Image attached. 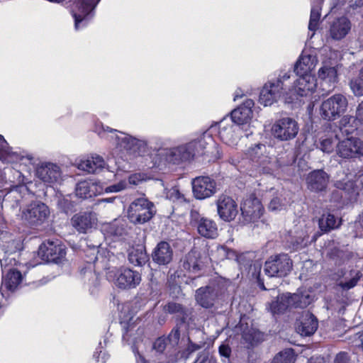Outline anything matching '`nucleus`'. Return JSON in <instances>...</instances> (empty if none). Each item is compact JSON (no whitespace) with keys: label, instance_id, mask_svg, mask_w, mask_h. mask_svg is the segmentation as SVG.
Wrapping results in <instances>:
<instances>
[{"label":"nucleus","instance_id":"23","mask_svg":"<svg viewBox=\"0 0 363 363\" xmlns=\"http://www.w3.org/2000/svg\"><path fill=\"white\" fill-rule=\"evenodd\" d=\"M351 28L352 23L348 18L345 16L336 18L328 23V37L333 40H341L348 35Z\"/></svg>","mask_w":363,"mask_h":363},{"label":"nucleus","instance_id":"14","mask_svg":"<svg viewBox=\"0 0 363 363\" xmlns=\"http://www.w3.org/2000/svg\"><path fill=\"white\" fill-rule=\"evenodd\" d=\"M0 161L3 163L19 162L26 166L34 162L32 154L24 150L13 151L4 136L0 135Z\"/></svg>","mask_w":363,"mask_h":363},{"label":"nucleus","instance_id":"24","mask_svg":"<svg viewBox=\"0 0 363 363\" xmlns=\"http://www.w3.org/2000/svg\"><path fill=\"white\" fill-rule=\"evenodd\" d=\"M218 215L224 221L230 222L234 220L238 213V208L235 200L227 195H220L217 201Z\"/></svg>","mask_w":363,"mask_h":363},{"label":"nucleus","instance_id":"55","mask_svg":"<svg viewBox=\"0 0 363 363\" xmlns=\"http://www.w3.org/2000/svg\"><path fill=\"white\" fill-rule=\"evenodd\" d=\"M286 205V202H283L279 198L275 197L271 200L269 204V209L272 211H280Z\"/></svg>","mask_w":363,"mask_h":363},{"label":"nucleus","instance_id":"34","mask_svg":"<svg viewBox=\"0 0 363 363\" xmlns=\"http://www.w3.org/2000/svg\"><path fill=\"white\" fill-rule=\"evenodd\" d=\"M172 249L169 244L164 241L159 242L152 254V260L160 265L169 264L172 261Z\"/></svg>","mask_w":363,"mask_h":363},{"label":"nucleus","instance_id":"21","mask_svg":"<svg viewBox=\"0 0 363 363\" xmlns=\"http://www.w3.org/2000/svg\"><path fill=\"white\" fill-rule=\"evenodd\" d=\"M193 144L189 142L172 148L164 149L166 160L173 164L187 162L195 157Z\"/></svg>","mask_w":363,"mask_h":363},{"label":"nucleus","instance_id":"31","mask_svg":"<svg viewBox=\"0 0 363 363\" xmlns=\"http://www.w3.org/2000/svg\"><path fill=\"white\" fill-rule=\"evenodd\" d=\"M335 186L342 190L350 201H356L359 194V186L353 180L352 174H347L343 179L336 180Z\"/></svg>","mask_w":363,"mask_h":363},{"label":"nucleus","instance_id":"16","mask_svg":"<svg viewBox=\"0 0 363 363\" xmlns=\"http://www.w3.org/2000/svg\"><path fill=\"white\" fill-rule=\"evenodd\" d=\"M336 153L340 157L344 159L363 157V141L354 137L339 140L336 146Z\"/></svg>","mask_w":363,"mask_h":363},{"label":"nucleus","instance_id":"10","mask_svg":"<svg viewBox=\"0 0 363 363\" xmlns=\"http://www.w3.org/2000/svg\"><path fill=\"white\" fill-rule=\"evenodd\" d=\"M292 85L290 79L288 81V94L291 102L299 96L311 95L316 89L317 79L313 74L297 75Z\"/></svg>","mask_w":363,"mask_h":363},{"label":"nucleus","instance_id":"40","mask_svg":"<svg viewBox=\"0 0 363 363\" xmlns=\"http://www.w3.org/2000/svg\"><path fill=\"white\" fill-rule=\"evenodd\" d=\"M323 0H312L308 30L311 32L312 38L318 29L321 16V5Z\"/></svg>","mask_w":363,"mask_h":363},{"label":"nucleus","instance_id":"58","mask_svg":"<svg viewBox=\"0 0 363 363\" xmlns=\"http://www.w3.org/2000/svg\"><path fill=\"white\" fill-rule=\"evenodd\" d=\"M58 206L66 213L70 211L73 207L72 202L66 198L60 199Z\"/></svg>","mask_w":363,"mask_h":363},{"label":"nucleus","instance_id":"49","mask_svg":"<svg viewBox=\"0 0 363 363\" xmlns=\"http://www.w3.org/2000/svg\"><path fill=\"white\" fill-rule=\"evenodd\" d=\"M101 194L118 193L128 188V182L126 179H122L117 183L106 186L104 182H101Z\"/></svg>","mask_w":363,"mask_h":363},{"label":"nucleus","instance_id":"9","mask_svg":"<svg viewBox=\"0 0 363 363\" xmlns=\"http://www.w3.org/2000/svg\"><path fill=\"white\" fill-rule=\"evenodd\" d=\"M348 101L344 95L334 94L322 102L320 114L325 121H335L346 111Z\"/></svg>","mask_w":363,"mask_h":363},{"label":"nucleus","instance_id":"4","mask_svg":"<svg viewBox=\"0 0 363 363\" xmlns=\"http://www.w3.org/2000/svg\"><path fill=\"white\" fill-rule=\"evenodd\" d=\"M229 281L218 278L211 281L207 286L200 287L196 291V303L204 308H211L219 301L225 300Z\"/></svg>","mask_w":363,"mask_h":363},{"label":"nucleus","instance_id":"62","mask_svg":"<svg viewBox=\"0 0 363 363\" xmlns=\"http://www.w3.org/2000/svg\"><path fill=\"white\" fill-rule=\"evenodd\" d=\"M231 350L228 345H222L219 347V354L220 356L228 358L230 355Z\"/></svg>","mask_w":363,"mask_h":363},{"label":"nucleus","instance_id":"35","mask_svg":"<svg viewBox=\"0 0 363 363\" xmlns=\"http://www.w3.org/2000/svg\"><path fill=\"white\" fill-rule=\"evenodd\" d=\"M317 62L315 55L303 53L294 65V72L296 75L311 74V72Z\"/></svg>","mask_w":363,"mask_h":363},{"label":"nucleus","instance_id":"54","mask_svg":"<svg viewBox=\"0 0 363 363\" xmlns=\"http://www.w3.org/2000/svg\"><path fill=\"white\" fill-rule=\"evenodd\" d=\"M164 194L165 198L172 201L182 202L184 201V197L182 194L180 193L177 186H172L171 188L165 187L164 189Z\"/></svg>","mask_w":363,"mask_h":363},{"label":"nucleus","instance_id":"46","mask_svg":"<svg viewBox=\"0 0 363 363\" xmlns=\"http://www.w3.org/2000/svg\"><path fill=\"white\" fill-rule=\"evenodd\" d=\"M163 310L165 313L175 315L182 322H185L189 315V310L183 307L181 304L169 302L164 306Z\"/></svg>","mask_w":363,"mask_h":363},{"label":"nucleus","instance_id":"27","mask_svg":"<svg viewBox=\"0 0 363 363\" xmlns=\"http://www.w3.org/2000/svg\"><path fill=\"white\" fill-rule=\"evenodd\" d=\"M75 194L78 198L86 199L101 194L100 181L83 180L75 186Z\"/></svg>","mask_w":363,"mask_h":363},{"label":"nucleus","instance_id":"52","mask_svg":"<svg viewBox=\"0 0 363 363\" xmlns=\"http://www.w3.org/2000/svg\"><path fill=\"white\" fill-rule=\"evenodd\" d=\"M294 352L293 349H286L278 353L273 359L272 363H294Z\"/></svg>","mask_w":363,"mask_h":363},{"label":"nucleus","instance_id":"41","mask_svg":"<svg viewBox=\"0 0 363 363\" xmlns=\"http://www.w3.org/2000/svg\"><path fill=\"white\" fill-rule=\"evenodd\" d=\"M338 138L337 134H327L320 136L314 142V145L325 153H331L336 148Z\"/></svg>","mask_w":363,"mask_h":363},{"label":"nucleus","instance_id":"15","mask_svg":"<svg viewBox=\"0 0 363 363\" xmlns=\"http://www.w3.org/2000/svg\"><path fill=\"white\" fill-rule=\"evenodd\" d=\"M49 214V208L45 203L35 201L22 211L21 218L30 226H38L47 220Z\"/></svg>","mask_w":363,"mask_h":363},{"label":"nucleus","instance_id":"33","mask_svg":"<svg viewBox=\"0 0 363 363\" xmlns=\"http://www.w3.org/2000/svg\"><path fill=\"white\" fill-rule=\"evenodd\" d=\"M328 183V174L321 169L310 172L306 177L307 187L312 191H322L325 189Z\"/></svg>","mask_w":363,"mask_h":363},{"label":"nucleus","instance_id":"48","mask_svg":"<svg viewBox=\"0 0 363 363\" xmlns=\"http://www.w3.org/2000/svg\"><path fill=\"white\" fill-rule=\"evenodd\" d=\"M354 118L352 116H344L339 122V129L342 134L350 135L357 130L356 125H354Z\"/></svg>","mask_w":363,"mask_h":363},{"label":"nucleus","instance_id":"26","mask_svg":"<svg viewBox=\"0 0 363 363\" xmlns=\"http://www.w3.org/2000/svg\"><path fill=\"white\" fill-rule=\"evenodd\" d=\"M240 211L245 221L251 222L260 217L262 214L263 208L260 201L251 196L245 199L240 207Z\"/></svg>","mask_w":363,"mask_h":363},{"label":"nucleus","instance_id":"8","mask_svg":"<svg viewBox=\"0 0 363 363\" xmlns=\"http://www.w3.org/2000/svg\"><path fill=\"white\" fill-rule=\"evenodd\" d=\"M156 209L152 202L145 197L135 199L128 208V218L134 224H143L150 220Z\"/></svg>","mask_w":363,"mask_h":363},{"label":"nucleus","instance_id":"59","mask_svg":"<svg viewBox=\"0 0 363 363\" xmlns=\"http://www.w3.org/2000/svg\"><path fill=\"white\" fill-rule=\"evenodd\" d=\"M180 337V333L179 329L176 328L172 330L169 333L167 340L172 345H177Z\"/></svg>","mask_w":363,"mask_h":363},{"label":"nucleus","instance_id":"20","mask_svg":"<svg viewBox=\"0 0 363 363\" xmlns=\"http://www.w3.org/2000/svg\"><path fill=\"white\" fill-rule=\"evenodd\" d=\"M254 104L253 100L247 99L241 106L232 111L230 117H228L234 123L242 127L245 130V135L247 138L253 133L252 130H249L247 128L249 127L247 123L251 119L252 108L254 106Z\"/></svg>","mask_w":363,"mask_h":363},{"label":"nucleus","instance_id":"45","mask_svg":"<svg viewBox=\"0 0 363 363\" xmlns=\"http://www.w3.org/2000/svg\"><path fill=\"white\" fill-rule=\"evenodd\" d=\"M321 231L327 233L335 229L340 225V220L331 213L323 214L318 220Z\"/></svg>","mask_w":363,"mask_h":363},{"label":"nucleus","instance_id":"61","mask_svg":"<svg viewBox=\"0 0 363 363\" xmlns=\"http://www.w3.org/2000/svg\"><path fill=\"white\" fill-rule=\"evenodd\" d=\"M152 139L155 144V149L160 150L167 144V140L165 138L161 137H155Z\"/></svg>","mask_w":363,"mask_h":363},{"label":"nucleus","instance_id":"37","mask_svg":"<svg viewBox=\"0 0 363 363\" xmlns=\"http://www.w3.org/2000/svg\"><path fill=\"white\" fill-rule=\"evenodd\" d=\"M317 328V318L312 313L304 312L297 327L298 332L302 336H310L316 331Z\"/></svg>","mask_w":363,"mask_h":363},{"label":"nucleus","instance_id":"43","mask_svg":"<svg viewBox=\"0 0 363 363\" xmlns=\"http://www.w3.org/2000/svg\"><path fill=\"white\" fill-rule=\"evenodd\" d=\"M289 298L292 308H301L307 307L313 299L309 291L303 289L298 290L294 294L289 293Z\"/></svg>","mask_w":363,"mask_h":363},{"label":"nucleus","instance_id":"32","mask_svg":"<svg viewBox=\"0 0 363 363\" xmlns=\"http://www.w3.org/2000/svg\"><path fill=\"white\" fill-rule=\"evenodd\" d=\"M96 218L91 212H83L74 215L72 218L73 227L79 233H86L96 224Z\"/></svg>","mask_w":363,"mask_h":363},{"label":"nucleus","instance_id":"30","mask_svg":"<svg viewBox=\"0 0 363 363\" xmlns=\"http://www.w3.org/2000/svg\"><path fill=\"white\" fill-rule=\"evenodd\" d=\"M104 158L96 154L84 157L77 162L79 169L89 174H96L101 172L106 167Z\"/></svg>","mask_w":363,"mask_h":363},{"label":"nucleus","instance_id":"22","mask_svg":"<svg viewBox=\"0 0 363 363\" xmlns=\"http://www.w3.org/2000/svg\"><path fill=\"white\" fill-rule=\"evenodd\" d=\"M335 276L337 285L342 290L347 291L357 285L362 274L357 269L344 267L338 269Z\"/></svg>","mask_w":363,"mask_h":363},{"label":"nucleus","instance_id":"51","mask_svg":"<svg viewBox=\"0 0 363 363\" xmlns=\"http://www.w3.org/2000/svg\"><path fill=\"white\" fill-rule=\"evenodd\" d=\"M29 194V190L26 185L21 184L16 186L6 196L4 201H6L9 198H14L16 201V204L18 203L20 199H23L26 195Z\"/></svg>","mask_w":363,"mask_h":363},{"label":"nucleus","instance_id":"1","mask_svg":"<svg viewBox=\"0 0 363 363\" xmlns=\"http://www.w3.org/2000/svg\"><path fill=\"white\" fill-rule=\"evenodd\" d=\"M21 240L7 231L0 230V263L2 283L0 294L6 298L9 292H13L22 280L21 273L16 269L18 264L17 252L21 249Z\"/></svg>","mask_w":363,"mask_h":363},{"label":"nucleus","instance_id":"17","mask_svg":"<svg viewBox=\"0 0 363 363\" xmlns=\"http://www.w3.org/2000/svg\"><path fill=\"white\" fill-rule=\"evenodd\" d=\"M38 253L42 259L57 264L61 262L66 255L65 248L59 240H48L43 242Z\"/></svg>","mask_w":363,"mask_h":363},{"label":"nucleus","instance_id":"63","mask_svg":"<svg viewBox=\"0 0 363 363\" xmlns=\"http://www.w3.org/2000/svg\"><path fill=\"white\" fill-rule=\"evenodd\" d=\"M356 119L363 124V101L359 104L356 110Z\"/></svg>","mask_w":363,"mask_h":363},{"label":"nucleus","instance_id":"39","mask_svg":"<svg viewBox=\"0 0 363 363\" xmlns=\"http://www.w3.org/2000/svg\"><path fill=\"white\" fill-rule=\"evenodd\" d=\"M292 308L289 298V293L282 295L277 294V299L268 304L267 309L272 315L281 314L287 309Z\"/></svg>","mask_w":363,"mask_h":363},{"label":"nucleus","instance_id":"6","mask_svg":"<svg viewBox=\"0 0 363 363\" xmlns=\"http://www.w3.org/2000/svg\"><path fill=\"white\" fill-rule=\"evenodd\" d=\"M210 130H217L220 141L232 147H235L242 138L241 132H245L240 125L234 123L228 117L223 118L215 125H212Z\"/></svg>","mask_w":363,"mask_h":363},{"label":"nucleus","instance_id":"25","mask_svg":"<svg viewBox=\"0 0 363 363\" xmlns=\"http://www.w3.org/2000/svg\"><path fill=\"white\" fill-rule=\"evenodd\" d=\"M140 274L128 268L120 269L114 280L116 286L122 289H134L140 284Z\"/></svg>","mask_w":363,"mask_h":363},{"label":"nucleus","instance_id":"2","mask_svg":"<svg viewBox=\"0 0 363 363\" xmlns=\"http://www.w3.org/2000/svg\"><path fill=\"white\" fill-rule=\"evenodd\" d=\"M245 155V158L241 160L233 157L229 162L238 169L246 168L249 172L255 171L259 174H272L274 164L265 145L258 143L252 145L247 150Z\"/></svg>","mask_w":363,"mask_h":363},{"label":"nucleus","instance_id":"13","mask_svg":"<svg viewBox=\"0 0 363 363\" xmlns=\"http://www.w3.org/2000/svg\"><path fill=\"white\" fill-rule=\"evenodd\" d=\"M74 8L72 16L74 19V27L76 30L84 27L92 12L101 0H72Z\"/></svg>","mask_w":363,"mask_h":363},{"label":"nucleus","instance_id":"56","mask_svg":"<svg viewBox=\"0 0 363 363\" xmlns=\"http://www.w3.org/2000/svg\"><path fill=\"white\" fill-rule=\"evenodd\" d=\"M145 180V175L141 173H135L129 176L126 180L129 185H138L140 182Z\"/></svg>","mask_w":363,"mask_h":363},{"label":"nucleus","instance_id":"42","mask_svg":"<svg viewBox=\"0 0 363 363\" xmlns=\"http://www.w3.org/2000/svg\"><path fill=\"white\" fill-rule=\"evenodd\" d=\"M128 259L129 262L134 266H143L146 264L149 257L145 247L143 245H138L129 250Z\"/></svg>","mask_w":363,"mask_h":363},{"label":"nucleus","instance_id":"12","mask_svg":"<svg viewBox=\"0 0 363 363\" xmlns=\"http://www.w3.org/2000/svg\"><path fill=\"white\" fill-rule=\"evenodd\" d=\"M292 260L287 254L271 256L264 264V272L269 277H283L291 270Z\"/></svg>","mask_w":363,"mask_h":363},{"label":"nucleus","instance_id":"7","mask_svg":"<svg viewBox=\"0 0 363 363\" xmlns=\"http://www.w3.org/2000/svg\"><path fill=\"white\" fill-rule=\"evenodd\" d=\"M212 132L209 129L189 141L190 143L193 144L195 156L206 155L210 156L209 160L212 161L222 157L223 153L219 145L214 141L211 135Z\"/></svg>","mask_w":363,"mask_h":363},{"label":"nucleus","instance_id":"57","mask_svg":"<svg viewBox=\"0 0 363 363\" xmlns=\"http://www.w3.org/2000/svg\"><path fill=\"white\" fill-rule=\"evenodd\" d=\"M167 341V340L162 337L157 338L153 343V349L158 352H162L166 348Z\"/></svg>","mask_w":363,"mask_h":363},{"label":"nucleus","instance_id":"53","mask_svg":"<svg viewBox=\"0 0 363 363\" xmlns=\"http://www.w3.org/2000/svg\"><path fill=\"white\" fill-rule=\"evenodd\" d=\"M106 338H104V342H100L99 347L96 349L93 354V357L98 363H105L109 358L108 354L104 350L106 345Z\"/></svg>","mask_w":363,"mask_h":363},{"label":"nucleus","instance_id":"28","mask_svg":"<svg viewBox=\"0 0 363 363\" xmlns=\"http://www.w3.org/2000/svg\"><path fill=\"white\" fill-rule=\"evenodd\" d=\"M318 79L323 91L330 93L337 82V71L335 67L323 66L318 72Z\"/></svg>","mask_w":363,"mask_h":363},{"label":"nucleus","instance_id":"3","mask_svg":"<svg viewBox=\"0 0 363 363\" xmlns=\"http://www.w3.org/2000/svg\"><path fill=\"white\" fill-rule=\"evenodd\" d=\"M291 76L290 70H280L275 78L268 80L260 91L259 103L264 106H271L281 97H284L287 102H291L288 94V81Z\"/></svg>","mask_w":363,"mask_h":363},{"label":"nucleus","instance_id":"60","mask_svg":"<svg viewBox=\"0 0 363 363\" xmlns=\"http://www.w3.org/2000/svg\"><path fill=\"white\" fill-rule=\"evenodd\" d=\"M334 363H350L348 354L343 352L338 353L335 358Z\"/></svg>","mask_w":363,"mask_h":363},{"label":"nucleus","instance_id":"5","mask_svg":"<svg viewBox=\"0 0 363 363\" xmlns=\"http://www.w3.org/2000/svg\"><path fill=\"white\" fill-rule=\"evenodd\" d=\"M94 131L101 137H104V134L106 132L118 133L117 130L105 126L101 123L96 125ZM119 133L120 135L116 136V140L117 147L121 150L134 155H141L147 152V142L145 139L138 138L122 132H119Z\"/></svg>","mask_w":363,"mask_h":363},{"label":"nucleus","instance_id":"50","mask_svg":"<svg viewBox=\"0 0 363 363\" xmlns=\"http://www.w3.org/2000/svg\"><path fill=\"white\" fill-rule=\"evenodd\" d=\"M350 86L355 96H363V67L359 70L358 76L350 80Z\"/></svg>","mask_w":363,"mask_h":363},{"label":"nucleus","instance_id":"36","mask_svg":"<svg viewBox=\"0 0 363 363\" xmlns=\"http://www.w3.org/2000/svg\"><path fill=\"white\" fill-rule=\"evenodd\" d=\"M182 267L184 269L196 274L201 270L203 264L201 260V253L192 250L181 260Z\"/></svg>","mask_w":363,"mask_h":363},{"label":"nucleus","instance_id":"38","mask_svg":"<svg viewBox=\"0 0 363 363\" xmlns=\"http://www.w3.org/2000/svg\"><path fill=\"white\" fill-rule=\"evenodd\" d=\"M197 231L202 237L214 239L218 235L216 223L210 218L201 217L196 221Z\"/></svg>","mask_w":363,"mask_h":363},{"label":"nucleus","instance_id":"18","mask_svg":"<svg viewBox=\"0 0 363 363\" xmlns=\"http://www.w3.org/2000/svg\"><path fill=\"white\" fill-rule=\"evenodd\" d=\"M191 185L194 196L196 199L203 200L210 198L217 192L216 182L208 176L194 178Z\"/></svg>","mask_w":363,"mask_h":363},{"label":"nucleus","instance_id":"11","mask_svg":"<svg viewBox=\"0 0 363 363\" xmlns=\"http://www.w3.org/2000/svg\"><path fill=\"white\" fill-rule=\"evenodd\" d=\"M272 135L279 141L286 142L294 140L299 131L298 122L291 117H282L272 124Z\"/></svg>","mask_w":363,"mask_h":363},{"label":"nucleus","instance_id":"64","mask_svg":"<svg viewBox=\"0 0 363 363\" xmlns=\"http://www.w3.org/2000/svg\"><path fill=\"white\" fill-rule=\"evenodd\" d=\"M194 363H208V357L206 353H200Z\"/></svg>","mask_w":363,"mask_h":363},{"label":"nucleus","instance_id":"29","mask_svg":"<svg viewBox=\"0 0 363 363\" xmlns=\"http://www.w3.org/2000/svg\"><path fill=\"white\" fill-rule=\"evenodd\" d=\"M219 250L220 252L225 254L227 259H230L232 257H235L236 261L238 263L240 269H244L245 270H249V273L251 270L253 269V272H252V277L255 276L257 271L259 274L261 270V265L258 263H254L252 264V260L249 257L248 254L236 255L235 251L230 250L225 247H221Z\"/></svg>","mask_w":363,"mask_h":363},{"label":"nucleus","instance_id":"19","mask_svg":"<svg viewBox=\"0 0 363 363\" xmlns=\"http://www.w3.org/2000/svg\"><path fill=\"white\" fill-rule=\"evenodd\" d=\"M35 176L48 186L60 183L62 172L60 167L52 162H41L35 168Z\"/></svg>","mask_w":363,"mask_h":363},{"label":"nucleus","instance_id":"47","mask_svg":"<svg viewBox=\"0 0 363 363\" xmlns=\"http://www.w3.org/2000/svg\"><path fill=\"white\" fill-rule=\"evenodd\" d=\"M108 233L115 239L123 238L127 233L125 223L121 220L115 221L108 226Z\"/></svg>","mask_w":363,"mask_h":363},{"label":"nucleus","instance_id":"44","mask_svg":"<svg viewBox=\"0 0 363 363\" xmlns=\"http://www.w3.org/2000/svg\"><path fill=\"white\" fill-rule=\"evenodd\" d=\"M121 324L124 328V332L123 333V341L126 342L128 345H135V339L132 338V332L134 330L133 327H132L129 323H125L124 322H121ZM132 349L135 356L136 363H147L145 358L136 350L135 345L132 347Z\"/></svg>","mask_w":363,"mask_h":363}]
</instances>
